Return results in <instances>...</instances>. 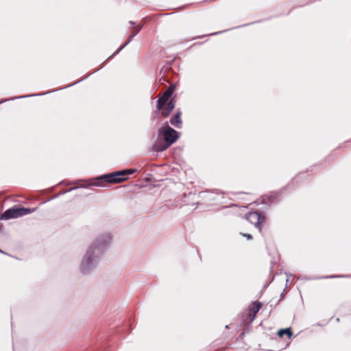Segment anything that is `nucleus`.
Returning <instances> with one entry per match:
<instances>
[{"label":"nucleus","instance_id":"obj_1","mask_svg":"<svg viewBox=\"0 0 351 351\" xmlns=\"http://www.w3.org/2000/svg\"><path fill=\"white\" fill-rule=\"evenodd\" d=\"M110 241V234L106 233L97 237L88 247L80 264V270L82 274H89L97 268L101 256Z\"/></svg>","mask_w":351,"mask_h":351},{"label":"nucleus","instance_id":"obj_2","mask_svg":"<svg viewBox=\"0 0 351 351\" xmlns=\"http://www.w3.org/2000/svg\"><path fill=\"white\" fill-rule=\"evenodd\" d=\"M158 136L163 138L164 142H156L153 147L156 152H162L167 149L178 140L179 138V132L167 124L159 129Z\"/></svg>","mask_w":351,"mask_h":351},{"label":"nucleus","instance_id":"obj_3","mask_svg":"<svg viewBox=\"0 0 351 351\" xmlns=\"http://www.w3.org/2000/svg\"><path fill=\"white\" fill-rule=\"evenodd\" d=\"M123 172L122 171H117L84 181L87 183V186H102L103 182L119 183L127 180V177H124L123 175Z\"/></svg>","mask_w":351,"mask_h":351},{"label":"nucleus","instance_id":"obj_4","mask_svg":"<svg viewBox=\"0 0 351 351\" xmlns=\"http://www.w3.org/2000/svg\"><path fill=\"white\" fill-rule=\"evenodd\" d=\"M36 208H29L24 207H12L4 211L0 219L1 220H8L10 219L18 218L27 214L32 213Z\"/></svg>","mask_w":351,"mask_h":351},{"label":"nucleus","instance_id":"obj_5","mask_svg":"<svg viewBox=\"0 0 351 351\" xmlns=\"http://www.w3.org/2000/svg\"><path fill=\"white\" fill-rule=\"evenodd\" d=\"M245 219L250 223L254 224L259 232H261L262 228L261 224L265 221V217L258 211L250 212L245 215Z\"/></svg>","mask_w":351,"mask_h":351},{"label":"nucleus","instance_id":"obj_6","mask_svg":"<svg viewBox=\"0 0 351 351\" xmlns=\"http://www.w3.org/2000/svg\"><path fill=\"white\" fill-rule=\"evenodd\" d=\"M175 90L174 85H170L168 88L165 91L162 97H160L157 101L156 108L160 110L162 108L166 103L168 102L170 99V97L173 95Z\"/></svg>","mask_w":351,"mask_h":351},{"label":"nucleus","instance_id":"obj_7","mask_svg":"<svg viewBox=\"0 0 351 351\" xmlns=\"http://www.w3.org/2000/svg\"><path fill=\"white\" fill-rule=\"evenodd\" d=\"M181 114L182 112L180 109H178L176 114L173 117H172L169 120V123L178 129H180L182 125Z\"/></svg>","mask_w":351,"mask_h":351},{"label":"nucleus","instance_id":"obj_8","mask_svg":"<svg viewBox=\"0 0 351 351\" xmlns=\"http://www.w3.org/2000/svg\"><path fill=\"white\" fill-rule=\"evenodd\" d=\"M175 108V101L173 99H171L168 102L166 103V105L161 108V114L162 116L167 117L170 113L173 111Z\"/></svg>","mask_w":351,"mask_h":351},{"label":"nucleus","instance_id":"obj_9","mask_svg":"<svg viewBox=\"0 0 351 351\" xmlns=\"http://www.w3.org/2000/svg\"><path fill=\"white\" fill-rule=\"evenodd\" d=\"M52 91H48V92H46V93H38V94H31V95H21V96H18V97H11V98H8V99L1 100L0 101V104L4 103L5 101H13V100H15V99H22V98L44 95L50 93Z\"/></svg>","mask_w":351,"mask_h":351},{"label":"nucleus","instance_id":"obj_10","mask_svg":"<svg viewBox=\"0 0 351 351\" xmlns=\"http://www.w3.org/2000/svg\"><path fill=\"white\" fill-rule=\"evenodd\" d=\"M262 307V304L260 302L253 303V306L250 308V315H252V319H254L256 315Z\"/></svg>","mask_w":351,"mask_h":351},{"label":"nucleus","instance_id":"obj_11","mask_svg":"<svg viewBox=\"0 0 351 351\" xmlns=\"http://www.w3.org/2000/svg\"><path fill=\"white\" fill-rule=\"evenodd\" d=\"M277 334L280 337H282L285 335H287L289 338H291L293 335L290 328L280 329L278 331Z\"/></svg>","mask_w":351,"mask_h":351},{"label":"nucleus","instance_id":"obj_12","mask_svg":"<svg viewBox=\"0 0 351 351\" xmlns=\"http://www.w3.org/2000/svg\"><path fill=\"white\" fill-rule=\"evenodd\" d=\"M273 195H263L261 197V203L263 204H265L267 206H270L271 202H272V198H273Z\"/></svg>","mask_w":351,"mask_h":351},{"label":"nucleus","instance_id":"obj_13","mask_svg":"<svg viewBox=\"0 0 351 351\" xmlns=\"http://www.w3.org/2000/svg\"><path fill=\"white\" fill-rule=\"evenodd\" d=\"M349 277L348 275H331V276H326L322 277L315 278V279H321V278H347Z\"/></svg>","mask_w":351,"mask_h":351},{"label":"nucleus","instance_id":"obj_14","mask_svg":"<svg viewBox=\"0 0 351 351\" xmlns=\"http://www.w3.org/2000/svg\"><path fill=\"white\" fill-rule=\"evenodd\" d=\"M121 171H124L123 173V175L124 176V177H127L128 176L132 175L133 173L136 172V169H123Z\"/></svg>","mask_w":351,"mask_h":351},{"label":"nucleus","instance_id":"obj_15","mask_svg":"<svg viewBox=\"0 0 351 351\" xmlns=\"http://www.w3.org/2000/svg\"><path fill=\"white\" fill-rule=\"evenodd\" d=\"M141 27H142L141 26L133 27V32L132 33V34L130 36L129 41L140 32V30L141 29Z\"/></svg>","mask_w":351,"mask_h":351},{"label":"nucleus","instance_id":"obj_16","mask_svg":"<svg viewBox=\"0 0 351 351\" xmlns=\"http://www.w3.org/2000/svg\"><path fill=\"white\" fill-rule=\"evenodd\" d=\"M243 237H245L248 240L252 239V236L250 234H243Z\"/></svg>","mask_w":351,"mask_h":351},{"label":"nucleus","instance_id":"obj_17","mask_svg":"<svg viewBox=\"0 0 351 351\" xmlns=\"http://www.w3.org/2000/svg\"><path fill=\"white\" fill-rule=\"evenodd\" d=\"M77 189V187H73V188H71V189H68V190H67V191H66L62 192V193H66V192L71 191L72 190H74V189Z\"/></svg>","mask_w":351,"mask_h":351},{"label":"nucleus","instance_id":"obj_18","mask_svg":"<svg viewBox=\"0 0 351 351\" xmlns=\"http://www.w3.org/2000/svg\"><path fill=\"white\" fill-rule=\"evenodd\" d=\"M82 80H83V79H81V80H80L77 81L76 82L73 83L72 84H70V85L67 86L66 87H69V86H72V85H73V84H75L78 83L79 82H82Z\"/></svg>","mask_w":351,"mask_h":351},{"label":"nucleus","instance_id":"obj_19","mask_svg":"<svg viewBox=\"0 0 351 351\" xmlns=\"http://www.w3.org/2000/svg\"><path fill=\"white\" fill-rule=\"evenodd\" d=\"M166 68H167L166 71H167V70H171V69H172V67H171V66L166 67Z\"/></svg>","mask_w":351,"mask_h":351},{"label":"nucleus","instance_id":"obj_20","mask_svg":"<svg viewBox=\"0 0 351 351\" xmlns=\"http://www.w3.org/2000/svg\"><path fill=\"white\" fill-rule=\"evenodd\" d=\"M0 253H2V254H5L3 251H2L1 249H0Z\"/></svg>","mask_w":351,"mask_h":351},{"label":"nucleus","instance_id":"obj_21","mask_svg":"<svg viewBox=\"0 0 351 351\" xmlns=\"http://www.w3.org/2000/svg\"><path fill=\"white\" fill-rule=\"evenodd\" d=\"M130 23H131L132 25H134V23H133L132 21H130Z\"/></svg>","mask_w":351,"mask_h":351},{"label":"nucleus","instance_id":"obj_22","mask_svg":"<svg viewBox=\"0 0 351 351\" xmlns=\"http://www.w3.org/2000/svg\"><path fill=\"white\" fill-rule=\"evenodd\" d=\"M274 196H276V194L273 195V197H273L272 199L275 198V197H274Z\"/></svg>","mask_w":351,"mask_h":351}]
</instances>
